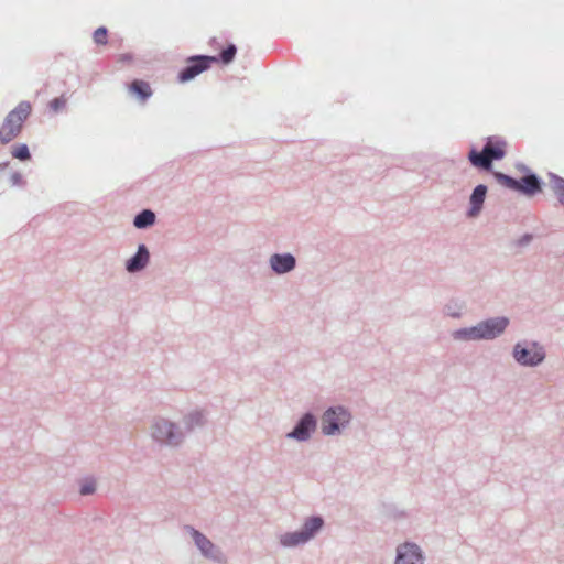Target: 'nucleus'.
I'll use <instances>...</instances> for the list:
<instances>
[{"label":"nucleus","instance_id":"obj_1","mask_svg":"<svg viewBox=\"0 0 564 564\" xmlns=\"http://www.w3.org/2000/svg\"><path fill=\"white\" fill-rule=\"evenodd\" d=\"M508 153V142L500 135H489L484 139L481 149L470 144L467 161L479 173H488L496 180L497 173L494 163L503 160Z\"/></svg>","mask_w":564,"mask_h":564},{"label":"nucleus","instance_id":"obj_2","mask_svg":"<svg viewBox=\"0 0 564 564\" xmlns=\"http://www.w3.org/2000/svg\"><path fill=\"white\" fill-rule=\"evenodd\" d=\"M325 520L321 514L305 518L299 530L285 532L280 535L279 542L283 547H297L314 539L324 528Z\"/></svg>","mask_w":564,"mask_h":564},{"label":"nucleus","instance_id":"obj_3","mask_svg":"<svg viewBox=\"0 0 564 564\" xmlns=\"http://www.w3.org/2000/svg\"><path fill=\"white\" fill-rule=\"evenodd\" d=\"M496 182L502 187L525 197H534L542 193L545 185L543 178L535 172L521 177H513L506 173H497Z\"/></svg>","mask_w":564,"mask_h":564},{"label":"nucleus","instance_id":"obj_4","mask_svg":"<svg viewBox=\"0 0 564 564\" xmlns=\"http://www.w3.org/2000/svg\"><path fill=\"white\" fill-rule=\"evenodd\" d=\"M514 361L522 367L535 368L546 358L543 345L536 340H519L514 344L511 352Z\"/></svg>","mask_w":564,"mask_h":564},{"label":"nucleus","instance_id":"obj_5","mask_svg":"<svg viewBox=\"0 0 564 564\" xmlns=\"http://www.w3.org/2000/svg\"><path fill=\"white\" fill-rule=\"evenodd\" d=\"M151 436L154 442L171 447H178L184 441V433L175 422L156 417L151 425Z\"/></svg>","mask_w":564,"mask_h":564},{"label":"nucleus","instance_id":"obj_6","mask_svg":"<svg viewBox=\"0 0 564 564\" xmlns=\"http://www.w3.org/2000/svg\"><path fill=\"white\" fill-rule=\"evenodd\" d=\"M350 411L344 405L328 406L322 415V433L325 436L339 435L351 421Z\"/></svg>","mask_w":564,"mask_h":564},{"label":"nucleus","instance_id":"obj_7","mask_svg":"<svg viewBox=\"0 0 564 564\" xmlns=\"http://www.w3.org/2000/svg\"><path fill=\"white\" fill-rule=\"evenodd\" d=\"M33 108H13L4 118L2 126L0 127V142L7 144L17 138L23 123L31 116Z\"/></svg>","mask_w":564,"mask_h":564},{"label":"nucleus","instance_id":"obj_8","mask_svg":"<svg viewBox=\"0 0 564 564\" xmlns=\"http://www.w3.org/2000/svg\"><path fill=\"white\" fill-rule=\"evenodd\" d=\"M317 425V416L312 411H306L297 419L293 429L285 434V437L301 443L307 442L316 431Z\"/></svg>","mask_w":564,"mask_h":564},{"label":"nucleus","instance_id":"obj_9","mask_svg":"<svg viewBox=\"0 0 564 564\" xmlns=\"http://www.w3.org/2000/svg\"><path fill=\"white\" fill-rule=\"evenodd\" d=\"M213 63H217L216 56L198 55L189 57L186 66L178 74V80L185 83L195 78L207 70Z\"/></svg>","mask_w":564,"mask_h":564},{"label":"nucleus","instance_id":"obj_10","mask_svg":"<svg viewBox=\"0 0 564 564\" xmlns=\"http://www.w3.org/2000/svg\"><path fill=\"white\" fill-rule=\"evenodd\" d=\"M185 530L189 532L196 547L200 551L204 557L218 563L221 562L220 550L204 533L192 525H185Z\"/></svg>","mask_w":564,"mask_h":564},{"label":"nucleus","instance_id":"obj_11","mask_svg":"<svg viewBox=\"0 0 564 564\" xmlns=\"http://www.w3.org/2000/svg\"><path fill=\"white\" fill-rule=\"evenodd\" d=\"M509 325L510 318L507 316L489 317L478 323L482 340L498 338L506 332Z\"/></svg>","mask_w":564,"mask_h":564},{"label":"nucleus","instance_id":"obj_12","mask_svg":"<svg viewBox=\"0 0 564 564\" xmlns=\"http://www.w3.org/2000/svg\"><path fill=\"white\" fill-rule=\"evenodd\" d=\"M424 553L414 542H404L397 547L394 564H424Z\"/></svg>","mask_w":564,"mask_h":564},{"label":"nucleus","instance_id":"obj_13","mask_svg":"<svg viewBox=\"0 0 564 564\" xmlns=\"http://www.w3.org/2000/svg\"><path fill=\"white\" fill-rule=\"evenodd\" d=\"M487 194L488 186L486 184H478L473 188L468 198V207L466 209L467 218L474 219L481 214Z\"/></svg>","mask_w":564,"mask_h":564},{"label":"nucleus","instance_id":"obj_14","mask_svg":"<svg viewBox=\"0 0 564 564\" xmlns=\"http://www.w3.org/2000/svg\"><path fill=\"white\" fill-rule=\"evenodd\" d=\"M150 251L145 243H139L137 251L126 260L124 269L134 274L143 271L150 263Z\"/></svg>","mask_w":564,"mask_h":564},{"label":"nucleus","instance_id":"obj_15","mask_svg":"<svg viewBox=\"0 0 564 564\" xmlns=\"http://www.w3.org/2000/svg\"><path fill=\"white\" fill-rule=\"evenodd\" d=\"M269 264L273 273L283 275L296 268V258L290 252L273 253L269 259Z\"/></svg>","mask_w":564,"mask_h":564},{"label":"nucleus","instance_id":"obj_16","mask_svg":"<svg viewBox=\"0 0 564 564\" xmlns=\"http://www.w3.org/2000/svg\"><path fill=\"white\" fill-rule=\"evenodd\" d=\"M183 424L186 433H191L197 427H204L207 424L206 411L196 409L187 413L183 416Z\"/></svg>","mask_w":564,"mask_h":564},{"label":"nucleus","instance_id":"obj_17","mask_svg":"<svg viewBox=\"0 0 564 564\" xmlns=\"http://www.w3.org/2000/svg\"><path fill=\"white\" fill-rule=\"evenodd\" d=\"M156 223V214L150 208H143L138 212L132 220L133 226L139 230H147Z\"/></svg>","mask_w":564,"mask_h":564},{"label":"nucleus","instance_id":"obj_18","mask_svg":"<svg viewBox=\"0 0 564 564\" xmlns=\"http://www.w3.org/2000/svg\"><path fill=\"white\" fill-rule=\"evenodd\" d=\"M549 186L556 197L558 204L564 207V177L554 173L547 172Z\"/></svg>","mask_w":564,"mask_h":564},{"label":"nucleus","instance_id":"obj_19","mask_svg":"<svg viewBox=\"0 0 564 564\" xmlns=\"http://www.w3.org/2000/svg\"><path fill=\"white\" fill-rule=\"evenodd\" d=\"M452 337L455 340H482L478 324L470 327H462L453 332Z\"/></svg>","mask_w":564,"mask_h":564},{"label":"nucleus","instance_id":"obj_20","mask_svg":"<svg viewBox=\"0 0 564 564\" xmlns=\"http://www.w3.org/2000/svg\"><path fill=\"white\" fill-rule=\"evenodd\" d=\"M130 93L135 95L141 101H144L152 95L149 83L144 80H134L130 85Z\"/></svg>","mask_w":564,"mask_h":564},{"label":"nucleus","instance_id":"obj_21","mask_svg":"<svg viewBox=\"0 0 564 564\" xmlns=\"http://www.w3.org/2000/svg\"><path fill=\"white\" fill-rule=\"evenodd\" d=\"M11 155L21 162H26L32 159L30 148L26 143H19L13 145L11 150Z\"/></svg>","mask_w":564,"mask_h":564},{"label":"nucleus","instance_id":"obj_22","mask_svg":"<svg viewBox=\"0 0 564 564\" xmlns=\"http://www.w3.org/2000/svg\"><path fill=\"white\" fill-rule=\"evenodd\" d=\"M463 305L457 300H451L444 306V313L453 318H459L462 316Z\"/></svg>","mask_w":564,"mask_h":564},{"label":"nucleus","instance_id":"obj_23","mask_svg":"<svg viewBox=\"0 0 564 564\" xmlns=\"http://www.w3.org/2000/svg\"><path fill=\"white\" fill-rule=\"evenodd\" d=\"M237 53V48L234 44H229L225 50L221 51L217 62H221L223 64H229L234 61Z\"/></svg>","mask_w":564,"mask_h":564},{"label":"nucleus","instance_id":"obj_24","mask_svg":"<svg viewBox=\"0 0 564 564\" xmlns=\"http://www.w3.org/2000/svg\"><path fill=\"white\" fill-rule=\"evenodd\" d=\"M96 491V481L95 479H85L79 485V494L82 496H90Z\"/></svg>","mask_w":564,"mask_h":564},{"label":"nucleus","instance_id":"obj_25","mask_svg":"<svg viewBox=\"0 0 564 564\" xmlns=\"http://www.w3.org/2000/svg\"><path fill=\"white\" fill-rule=\"evenodd\" d=\"M93 40L97 45H106L108 42V31L105 26L98 28L94 34Z\"/></svg>","mask_w":564,"mask_h":564},{"label":"nucleus","instance_id":"obj_26","mask_svg":"<svg viewBox=\"0 0 564 564\" xmlns=\"http://www.w3.org/2000/svg\"><path fill=\"white\" fill-rule=\"evenodd\" d=\"M384 513L394 520L404 519L406 517V512L399 510L394 505H384Z\"/></svg>","mask_w":564,"mask_h":564},{"label":"nucleus","instance_id":"obj_27","mask_svg":"<svg viewBox=\"0 0 564 564\" xmlns=\"http://www.w3.org/2000/svg\"><path fill=\"white\" fill-rule=\"evenodd\" d=\"M10 182L12 186L24 187L26 185V181L20 172H13L10 175Z\"/></svg>","mask_w":564,"mask_h":564},{"label":"nucleus","instance_id":"obj_28","mask_svg":"<svg viewBox=\"0 0 564 564\" xmlns=\"http://www.w3.org/2000/svg\"><path fill=\"white\" fill-rule=\"evenodd\" d=\"M533 235L530 232L523 234L518 240L517 246L518 247H525L533 240Z\"/></svg>","mask_w":564,"mask_h":564},{"label":"nucleus","instance_id":"obj_29","mask_svg":"<svg viewBox=\"0 0 564 564\" xmlns=\"http://www.w3.org/2000/svg\"><path fill=\"white\" fill-rule=\"evenodd\" d=\"M516 169L522 174V176H527L528 174L534 173L533 170H531L528 165H525L522 162H517Z\"/></svg>","mask_w":564,"mask_h":564},{"label":"nucleus","instance_id":"obj_30","mask_svg":"<svg viewBox=\"0 0 564 564\" xmlns=\"http://www.w3.org/2000/svg\"><path fill=\"white\" fill-rule=\"evenodd\" d=\"M52 115H57L65 110L66 108H48Z\"/></svg>","mask_w":564,"mask_h":564},{"label":"nucleus","instance_id":"obj_31","mask_svg":"<svg viewBox=\"0 0 564 564\" xmlns=\"http://www.w3.org/2000/svg\"><path fill=\"white\" fill-rule=\"evenodd\" d=\"M51 106H54V107H57L59 106V100L58 99H55Z\"/></svg>","mask_w":564,"mask_h":564},{"label":"nucleus","instance_id":"obj_32","mask_svg":"<svg viewBox=\"0 0 564 564\" xmlns=\"http://www.w3.org/2000/svg\"><path fill=\"white\" fill-rule=\"evenodd\" d=\"M8 165H9V162H4V163L0 164V169H4Z\"/></svg>","mask_w":564,"mask_h":564}]
</instances>
